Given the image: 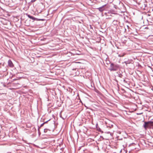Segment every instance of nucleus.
<instances>
[{
  "instance_id": "f257e3e1",
  "label": "nucleus",
  "mask_w": 153,
  "mask_h": 153,
  "mask_svg": "<svg viewBox=\"0 0 153 153\" xmlns=\"http://www.w3.org/2000/svg\"><path fill=\"white\" fill-rule=\"evenodd\" d=\"M143 126L146 130L148 128L153 129V119L150 121L145 122Z\"/></svg>"
},
{
  "instance_id": "f03ea898",
  "label": "nucleus",
  "mask_w": 153,
  "mask_h": 153,
  "mask_svg": "<svg viewBox=\"0 0 153 153\" xmlns=\"http://www.w3.org/2000/svg\"><path fill=\"white\" fill-rule=\"evenodd\" d=\"M119 68V66L118 65L111 63L108 69L111 71H117Z\"/></svg>"
},
{
  "instance_id": "7ed1b4c3",
  "label": "nucleus",
  "mask_w": 153,
  "mask_h": 153,
  "mask_svg": "<svg viewBox=\"0 0 153 153\" xmlns=\"http://www.w3.org/2000/svg\"><path fill=\"white\" fill-rule=\"evenodd\" d=\"M106 4H105L104 5H103L101 7H100L98 8H97V9L99 10L101 12H102L104 10H105V7L106 6Z\"/></svg>"
},
{
  "instance_id": "20e7f679",
  "label": "nucleus",
  "mask_w": 153,
  "mask_h": 153,
  "mask_svg": "<svg viewBox=\"0 0 153 153\" xmlns=\"http://www.w3.org/2000/svg\"><path fill=\"white\" fill-rule=\"evenodd\" d=\"M8 65L10 67H13V65L12 61L9 59L8 61Z\"/></svg>"
},
{
  "instance_id": "39448f33",
  "label": "nucleus",
  "mask_w": 153,
  "mask_h": 153,
  "mask_svg": "<svg viewBox=\"0 0 153 153\" xmlns=\"http://www.w3.org/2000/svg\"><path fill=\"white\" fill-rule=\"evenodd\" d=\"M26 15L28 18L33 20H37V18H35L28 14H26Z\"/></svg>"
},
{
  "instance_id": "423d86ee",
  "label": "nucleus",
  "mask_w": 153,
  "mask_h": 153,
  "mask_svg": "<svg viewBox=\"0 0 153 153\" xmlns=\"http://www.w3.org/2000/svg\"><path fill=\"white\" fill-rule=\"evenodd\" d=\"M111 14H113V13H112L111 12H108V13H105V15H106V16H112L111 15Z\"/></svg>"
},
{
  "instance_id": "0eeeda50",
  "label": "nucleus",
  "mask_w": 153,
  "mask_h": 153,
  "mask_svg": "<svg viewBox=\"0 0 153 153\" xmlns=\"http://www.w3.org/2000/svg\"><path fill=\"white\" fill-rule=\"evenodd\" d=\"M118 21L117 20H114L113 21L112 23L114 25H117V24L118 23Z\"/></svg>"
},
{
  "instance_id": "6e6552de",
  "label": "nucleus",
  "mask_w": 153,
  "mask_h": 153,
  "mask_svg": "<svg viewBox=\"0 0 153 153\" xmlns=\"http://www.w3.org/2000/svg\"><path fill=\"white\" fill-rule=\"evenodd\" d=\"M45 20L44 19H37V20H36V21H44Z\"/></svg>"
},
{
  "instance_id": "1a4fd4ad",
  "label": "nucleus",
  "mask_w": 153,
  "mask_h": 153,
  "mask_svg": "<svg viewBox=\"0 0 153 153\" xmlns=\"http://www.w3.org/2000/svg\"><path fill=\"white\" fill-rule=\"evenodd\" d=\"M48 129L47 128H45L44 129V132L45 133H46L48 131Z\"/></svg>"
},
{
  "instance_id": "9d476101",
  "label": "nucleus",
  "mask_w": 153,
  "mask_h": 153,
  "mask_svg": "<svg viewBox=\"0 0 153 153\" xmlns=\"http://www.w3.org/2000/svg\"><path fill=\"white\" fill-rule=\"evenodd\" d=\"M44 123H43L41 124V125H40V127H42V126L44 125Z\"/></svg>"
},
{
  "instance_id": "9b49d317",
  "label": "nucleus",
  "mask_w": 153,
  "mask_h": 153,
  "mask_svg": "<svg viewBox=\"0 0 153 153\" xmlns=\"http://www.w3.org/2000/svg\"><path fill=\"white\" fill-rule=\"evenodd\" d=\"M36 0H31V2H35V1H36Z\"/></svg>"
},
{
  "instance_id": "f8f14e48",
  "label": "nucleus",
  "mask_w": 153,
  "mask_h": 153,
  "mask_svg": "<svg viewBox=\"0 0 153 153\" xmlns=\"http://www.w3.org/2000/svg\"><path fill=\"white\" fill-rule=\"evenodd\" d=\"M123 81L125 83H127V81L124 79L123 80Z\"/></svg>"
},
{
  "instance_id": "ddd939ff",
  "label": "nucleus",
  "mask_w": 153,
  "mask_h": 153,
  "mask_svg": "<svg viewBox=\"0 0 153 153\" xmlns=\"http://www.w3.org/2000/svg\"><path fill=\"white\" fill-rule=\"evenodd\" d=\"M122 74H120V75H119V77H122Z\"/></svg>"
},
{
  "instance_id": "4468645a",
  "label": "nucleus",
  "mask_w": 153,
  "mask_h": 153,
  "mask_svg": "<svg viewBox=\"0 0 153 153\" xmlns=\"http://www.w3.org/2000/svg\"><path fill=\"white\" fill-rule=\"evenodd\" d=\"M113 126V125H111L110 126H109V127H110V128H111Z\"/></svg>"
},
{
  "instance_id": "2eb2a0df",
  "label": "nucleus",
  "mask_w": 153,
  "mask_h": 153,
  "mask_svg": "<svg viewBox=\"0 0 153 153\" xmlns=\"http://www.w3.org/2000/svg\"><path fill=\"white\" fill-rule=\"evenodd\" d=\"M49 120H48V121H46V122H44V124H45V123H47V122H48Z\"/></svg>"
},
{
  "instance_id": "dca6fc26",
  "label": "nucleus",
  "mask_w": 153,
  "mask_h": 153,
  "mask_svg": "<svg viewBox=\"0 0 153 153\" xmlns=\"http://www.w3.org/2000/svg\"><path fill=\"white\" fill-rule=\"evenodd\" d=\"M101 130L100 129V128H99V130H98V131H101V130Z\"/></svg>"
},
{
  "instance_id": "f3484780",
  "label": "nucleus",
  "mask_w": 153,
  "mask_h": 153,
  "mask_svg": "<svg viewBox=\"0 0 153 153\" xmlns=\"http://www.w3.org/2000/svg\"><path fill=\"white\" fill-rule=\"evenodd\" d=\"M107 133L108 134H109L110 133V132H109V131Z\"/></svg>"
},
{
  "instance_id": "a211bd4d",
  "label": "nucleus",
  "mask_w": 153,
  "mask_h": 153,
  "mask_svg": "<svg viewBox=\"0 0 153 153\" xmlns=\"http://www.w3.org/2000/svg\"><path fill=\"white\" fill-rule=\"evenodd\" d=\"M124 63H125L126 64H127L126 62H125Z\"/></svg>"
},
{
  "instance_id": "6ab92c4d",
  "label": "nucleus",
  "mask_w": 153,
  "mask_h": 153,
  "mask_svg": "<svg viewBox=\"0 0 153 153\" xmlns=\"http://www.w3.org/2000/svg\"><path fill=\"white\" fill-rule=\"evenodd\" d=\"M17 80V79H14V80Z\"/></svg>"
},
{
  "instance_id": "aec40b11",
  "label": "nucleus",
  "mask_w": 153,
  "mask_h": 153,
  "mask_svg": "<svg viewBox=\"0 0 153 153\" xmlns=\"http://www.w3.org/2000/svg\"><path fill=\"white\" fill-rule=\"evenodd\" d=\"M107 127H108V125H107Z\"/></svg>"
},
{
  "instance_id": "412c9836",
  "label": "nucleus",
  "mask_w": 153,
  "mask_h": 153,
  "mask_svg": "<svg viewBox=\"0 0 153 153\" xmlns=\"http://www.w3.org/2000/svg\"><path fill=\"white\" fill-rule=\"evenodd\" d=\"M141 114V113H140V114Z\"/></svg>"
},
{
  "instance_id": "4be33fe9",
  "label": "nucleus",
  "mask_w": 153,
  "mask_h": 153,
  "mask_svg": "<svg viewBox=\"0 0 153 153\" xmlns=\"http://www.w3.org/2000/svg\"><path fill=\"white\" fill-rule=\"evenodd\" d=\"M39 128H38V130L39 131Z\"/></svg>"
}]
</instances>
